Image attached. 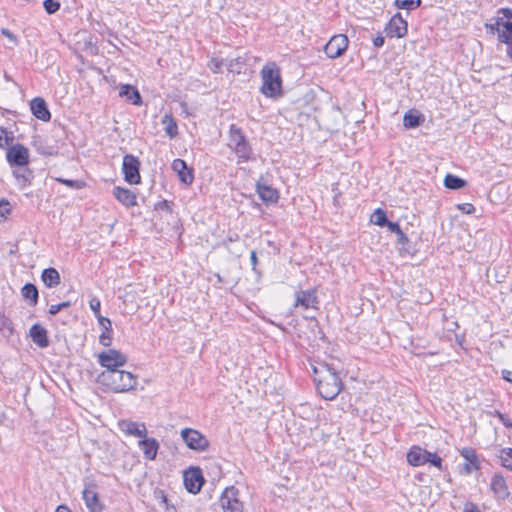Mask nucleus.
Listing matches in <instances>:
<instances>
[{"instance_id": "nucleus-1", "label": "nucleus", "mask_w": 512, "mask_h": 512, "mask_svg": "<svg viewBox=\"0 0 512 512\" xmlns=\"http://www.w3.org/2000/svg\"><path fill=\"white\" fill-rule=\"evenodd\" d=\"M315 382L320 396L326 400L334 399L342 389V383L335 369L326 364L313 366Z\"/></svg>"}, {"instance_id": "nucleus-2", "label": "nucleus", "mask_w": 512, "mask_h": 512, "mask_svg": "<svg viewBox=\"0 0 512 512\" xmlns=\"http://www.w3.org/2000/svg\"><path fill=\"white\" fill-rule=\"evenodd\" d=\"M487 31L497 33L498 40L507 44V55L512 59V12L507 8L498 11V16L485 24Z\"/></svg>"}, {"instance_id": "nucleus-3", "label": "nucleus", "mask_w": 512, "mask_h": 512, "mask_svg": "<svg viewBox=\"0 0 512 512\" xmlns=\"http://www.w3.org/2000/svg\"><path fill=\"white\" fill-rule=\"evenodd\" d=\"M98 382L115 393L128 392L135 388L137 378L124 370L103 371L98 376Z\"/></svg>"}, {"instance_id": "nucleus-4", "label": "nucleus", "mask_w": 512, "mask_h": 512, "mask_svg": "<svg viewBox=\"0 0 512 512\" xmlns=\"http://www.w3.org/2000/svg\"><path fill=\"white\" fill-rule=\"evenodd\" d=\"M262 85L260 91L269 98H279L283 95L282 78L279 66L268 62L261 69Z\"/></svg>"}, {"instance_id": "nucleus-5", "label": "nucleus", "mask_w": 512, "mask_h": 512, "mask_svg": "<svg viewBox=\"0 0 512 512\" xmlns=\"http://www.w3.org/2000/svg\"><path fill=\"white\" fill-rule=\"evenodd\" d=\"M407 461L412 466H422L429 463L438 469H442V459L436 453L428 452L427 450L413 446L407 453Z\"/></svg>"}, {"instance_id": "nucleus-6", "label": "nucleus", "mask_w": 512, "mask_h": 512, "mask_svg": "<svg viewBox=\"0 0 512 512\" xmlns=\"http://www.w3.org/2000/svg\"><path fill=\"white\" fill-rule=\"evenodd\" d=\"M229 146L233 149L240 160L247 161L251 158L252 149L241 130L235 125H231L230 127Z\"/></svg>"}, {"instance_id": "nucleus-7", "label": "nucleus", "mask_w": 512, "mask_h": 512, "mask_svg": "<svg viewBox=\"0 0 512 512\" xmlns=\"http://www.w3.org/2000/svg\"><path fill=\"white\" fill-rule=\"evenodd\" d=\"M99 364L105 371H116L127 362V356L116 349H108L98 354Z\"/></svg>"}, {"instance_id": "nucleus-8", "label": "nucleus", "mask_w": 512, "mask_h": 512, "mask_svg": "<svg viewBox=\"0 0 512 512\" xmlns=\"http://www.w3.org/2000/svg\"><path fill=\"white\" fill-rule=\"evenodd\" d=\"M180 434L187 447L191 450L204 452L209 448L208 439L198 430L184 428Z\"/></svg>"}, {"instance_id": "nucleus-9", "label": "nucleus", "mask_w": 512, "mask_h": 512, "mask_svg": "<svg viewBox=\"0 0 512 512\" xmlns=\"http://www.w3.org/2000/svg\"><path fill=\"white\" fill-rule=\"evenodd\" d=\"M238 494V489L233 486L224 490L220 497V505L224 512H244V506Z\"/></svg>"}, {"instance_id": "nucleus-10", "label": "nucleus", "mask_w": 512, "mask_h": 512, "mask_svg": "<svg viewBox=\"0 0 512 512\" xmlns=\"http://www.w3.org/2000/svg\"><path fill=\"white\" fill-rule=\"evenodd\" d=\"M82 498L85 502L87 509L90 512H102L104 504L99 498L97 492V485L93 482L85 483L84 490L82 491Z\"/></svg>"}, {"instance_id": "nucleus-11", "label": "nucleus", "mask_w": 512, "mask_h": 512, "mask_svg": "<svg viewBox=\"0 0 512 512\" xmlns=\"http://www.w3.org/2000/svg\"><path fill=\"white\" fill-rule=\"evenodd\" d=\"M139 166L140 163L136 157L129 154L124 156L122 171L125 181L130 184H138L140 182Z\"/></svg>"}, {"instance_id": "nucleus-12", "label": "nucleus", "mask_w": 512, "mask_h": 512, "mask_svg": "<svg viewBox=\"0 0 512 512\" xmlns=\"http://www.w3.org/2000/svg\"><path fill=\"white\" fill-rule=\"evenodd\" d=\"M29 150L22 144H15L8 148L6 153L7 161L10 165L27 166L29 163Z\"/></svg>"}, {"instance_id": "nucleus-13", "label": "nucleus", "mask_w": 512, "mask_h": 512, "mask_svg": "<svg viewBox=\"0 0 512 512\" xmlns=\"http://www.w3.org/2000/svg\"><path fill=\"white\" fill-rule=\"evenodd\" d=\"M348 46V38L343 34L333 36L325 45L324 51L329 58L341 56Z\"/></svg>"}, {"instance_id": "nucleus-14", "label": "nucleus", "mask_w": 512, "mask_h": 512, "mask_svg": "<svg viewBox=\"0 0 512 512\" xmlns=\"http://www.w3.org/2000/svg\"><path fill=\"white\" fill-rule=\"evenodd\" d=\"M385 33L388 37L402 38L407 34V21L396 13L385 27Z\"/></svg>"}, {"instance_id": "nucleus-15", "label": "nucleus", "mask_w": 512, "mask_h": 512, "mask_svg": "<svg viewBox=\"0 0 512 512\" xmlns=\"http://www.w3.org/2000/svg\"><path fill=\"white\" fill-rule=\"evenodd\" d=\"M184 485L188 492L196 494L201 490L204 479L199 468H191L183 475Z\"/></svg>"}, {"instance_id": "nucleus-16", "label": "nucleus", "mask_w": 512, "mask_h": 512, "mask_svg": "<svg viewBox=\"0 0 512 512\" xmlns=\"http://www.w3.org/2000/svg\"><path fill=\"white\" fill-rule=\"evenodd\" d=\"M118 427L123 433L129 436L144 438L147 435V429L144 423L121 420L118 423Z\"/></svg>"}, {"instance_id": "nucleus-17", "label": "nucleus", "mask_w": 512, "mask_h": 512, "mask_svg": "<svg viewBox=\"0 0 512 512\" xmlns=\"http://www.w3.org/2000/svg\"><path fill=\"white\" fill-rule=\"evenodd\" d=\"M172 169L177 173L180 181L185 185H191L194 180L193 171L188 168L186 162L182 159H175L172 162Z\"/></svg>"}, {"instance_id": "nucleus-18", "label": "nucleus", "mask_w": 512, "mask_h": 512, "mask_svg": "<svg viewBox=\"0 0 512 512\" xmlns=\"http://www.w3.org/2000/svg\"><path fill=\"white\" fill-rule=\"evenodd\" d=\"M317 296L314 290L299 291L295 296L294 308L303 307L304 309L315 308Z\"/></svg>"}, {"instance_id": "nucleus-19", "label": "nucleus", "mask_w": 512, "mask_h": 512, "mask_svg": "<svg viewBox=\"0 0 512 512\" xmlns=\"http://www.w3.org/2000/svg\"><path fill=\"white\" fill-rule=\"evenodd\" d=\"M30 109L32 114L39 120L47 122L51 118V114L43 98H34L30 103Z\"/></svg>"}, {"instance_id": "nucleus-20", "label": "nucleus", "mask_w": 512, "mask_h": 512, "mask_svg": "<svg viewBox=\"0 0 512 512\" xmlns=\"http://www.w3.org/2000/svg\"><path fill=\"white\" fill-rule=\"evenodd\" d=\"M490 488L498 499L504 500L510 495L506 480L502 475L495 474L492 477Z\"/></svg>"}, {"instance_id": "nucleus-21", "label": "nucleus", "mask_w": 512, "mask_h": 512, "mask_svg": "<svg viewBox=\"0 0 512 512\" xmlns=\"http://www.w3.org/2000/svg\"><path fill=\"white\" fill-rule=\"evenodd\" d=\"M460 454L465 459L463 468L467 474L479 469V460L474 449L465 447L460 451Z\"/></svg>"}, {"instance_id": "nucleus-22", "label": "nucleus", "mask_w": 512, "mask_h": 512, "mask_svg": "<svg viewBox=\"0 0 512 512\" xmlns=\"http://www.w3.org/2000/svg\"><path fill=\"white\" fill-rule=\"evenodd\" d=\"M13 176L19 188L24 189L31 184L33 172L27 166H17V168L13 170Z\"/></svg>"}, {"instance_id": "nucleus-23", "label": "nucleus", "mask_w": 512, "mask_h": 512, "mask_svg": "<svg viewBox=\"0 0 512 512\" xmlns=\"http://www.w3.org/2000/svg\"><path fill=\"white\" fill-rule=\"evenodd\" d=\"M256 190L259 197L266 203H275L277 202L279 195L276 189L271 186L258 181L256 184Z\"/></svg>"}, {"instance_id": "nucleus-24", "label": "nucleus", "mask_w": 512, "mask_h": 512, "mask_svg": "<svg viewBox=\"0 0 512 512\" xmlns=\"http://www.w3.org/2000/svg\"><path fill=\"white\" fill-rule=\"evenodd\" d=\"M139 447L142 450L144 457L148 460H154L157 456L159 443L154 438H146L139 441Z\"/></svg>"}, {"instance_id": "nucleus-25", "label": "nucleus", "mask_w": 512, "mask_h": 512, "mask_svg": "<svg viewBox=\"0 0 512 512\" xmlns=\"http://www.w3.org/2000/svg\"><path fill=\"white\" fill-rule=\"evenodd\" d=\"M30 337L32 341L41 348H45L49 345L47 331L44 327L39 324H34L30 328Z\"/></svg>"}, {"instance_id": "nucleus-26", "label": "nucleus", "mask_w": 512, "mask_h": 512, "mask_svg": "<svg viewBox=\"0 0 512 512\" xmlns=\"http://www.w3.org/2000/svg\"><path fill=\"white\" fill-rule=\"evenodd\" d=\"M113 194L119 202L127 207L136 205V196L128 189L116 187Z\"/></svg>"}, {"instance_id": "nucleus-27", "label": "nucleus", "mask_w": 512, "mask_h": 512, "mask_svg": "<svg viewBox=\"0 0 512 512\" xmlns=\"http://www.w3.org/2000/svg\"><path fill=\"white\" fill-rule=\"evenodd\" d=\"M41 279L48 288H54L60 283V275L55 268L44 269Z\"/></svg>"}, {"instance_id": "nucleus-28", "label": "nucleus", "mask_w": 512, "mask_h": 512, "mask_svg": "<svg viewBox=\"0 0 512 512\" xmlns=\"http://www.w3.org/2000/svg\"><path fill=\"white\" fill-rule=\"evenodd\" d=\"M119 95L126 97V99L130 100L134 105H139L141 103V96L138 90L129 84L122 85L120 87Z\"/></svg>"}, {"instance_id": "nucleus-29", "label": "nucleus", "mask_w": 512, "mask_h": 512, "mask_svg": "<svg viewBox=\"0 0 512 512\" xmlns=\"http://www.w3.org/2000/svg\"><path fill=\"white\" fill-rule=\"evenodd\" d=\"M424 122V117L415 111H408L404 114L403 125L406 129L416 128Z\"/></svg>"}, {"instance_id": "nucleus-30", "label": "nucleus", "mask_w": 512, "mask_h": 512, "mask_svg": "<svg viewBox=\"0 0 512 512\" xmlns=\"http://www.w3.org/2000/svg\"><path fill=\"white\" fill-rule=\"evenodd\" d=\"M162 123L164 125L166 134L170 138H174L178 133L177 123L175 122L174 118L171 115L166 114L162 118Z\"/></svg>"}, {"instance_id": "nucleus-31", "label": "nucleus", "mask_w": 512, "mask_h": 512, "mask_svg": "<svg viewBox=\"0 0 512 512\" xmlns=\"http://www.w3.org/2000/svg\"><path fill=\"white\" fill-rule=\"evenodd\" d=\"M465 185V180L458 176L447 174L444 178V186L448 189L458 190L463 188Z\"/></svg>"}, {"instance_id": "nucleus-32", "label": "nucleus", "mask_w": 512, "mask_h": 512, "mask_svg": "<svg viewBox=\"0 0 512 512\" xmlns=\"http://www.w3.org/2000/svg\"><path fill=\"white\" fill-rule=\"evenodd\" d=\"M22 295L25 299L30 300L33 306L37 304L38 290L35 285L31 283L25 284L22 288Z\"/></svg>"}, {"instance_id": "nucleus-33", "label": "nucleus", "mask_w": 512, "mask_h": 512, "mask_svg": "<svg viewBox=\"0 0 512 512\" xmlns=\"http://www.w3.org/2000/svg\"><path fill=\"white\" fill-rule=\"evenodd\" d=\"M227 70L233 74H240L245 67V60L241 57L230 59L226 62Z\"/></svg>"}, {"instance_id": "nucleus-34", "label": "nucleus", "mask_w": 512, "mask_h": 512, "mask_svg": "<svg viewBox=\"0 0 512 512\" xmlns=\"http://www.w3.org/2000/svg\"><path fill=\"white\" fill-rule=\"evenodd\" d=\"M137 290H136V287L134 285H127L125 288H124V293L123 295L120 296V298H122L123 300V303L127 304V303H135L136 301V298H137Z\"/></svg>"}, {"instance_id": "nucleus-35", "label": "nucleus", "mask_w": 512, "mask_h": 512, "mask_svg": "<svg viewBox=\"0 0 512 512\" xmlns=\"http://www.w3.org/2000/svg\"><path fill=\"white\" fill-rule=\"evenodd\" d=\"M421 0H395V5L398 9L411 11L419 7Z\"/></svg>"}, {"instance_id": "nucleus-36", "label": "nucleus", "mask_w": 512, "mask_h": 512, "mask_svg": "<svg viewBox=\"0 0 512 512\" xmlns=\"http://www.w3.org/2000/svg\"><path fill=\"white\" fill-rule=\"evenodd\" d=\"M499 458L502 466L512 471V448L502 449Z\"/></svg>"}, {"instance_id": "nucleus-37", "label": "nucleus", "mask_w": 512, "mask_h": 512, "mask_svg": "<svg viewBox=\"0 0 512 512\" xmlns=\"http://www.w3.org/2000/svg\"><path fill=\"white\" fill-rule=\"evenodd\" d=\"M387 221L386 214L382 209H376L371 216V222L377 226H385Z\"/></svg>"}, {"instance_id": "nucleus-38", "label": "nucleus", "mask_w": 512, "mask_h": 512, "mask_svg": "<svg viewBox=\"0 0 512 512\" xmlns=\"http://www.w3.org/2000/svg\"><path fill=\"white\" fill-rule=\"evenodd\" d=\"M12 212V205L7 199L0 200V222L5 221Z\"/></svg>"}, {"instance_id": "nucleus-39", "label": "nucleus", "mask_w": 512, "mask_h": 512, "mask_svg": "<svg viewBox=\"0 0 512 512\" xmlns=\"http://www.w3.org/2000/svg\"><path fill=\"white\" fill-rule=\"evenodd\" d=\"M13 141L12 133L0 127V148H6Z\"/></svg>"}, {"instance_id": "nucleus-40", "label": "nucleus", "mask_w": 512, "mask_h": 512, "mask_svg": "<svg viewBox=\"0 0 512 512\" xmlns=\"http://www.w3.org/2000/svg\"><path fill=\"white\" fill-rule=\"evenodd\" d=\"M43 6L48 14H54L59 10L60 3L57 0H45Z\"/></svg>"}, {"instance_id": "nucleus-41", "label": "nucleus", "mask_w": 512, "mask_h": 512, "mask_svg": "<svg viewBox=\"0 0 512 512\" xmlns=\"http://www.w3.org/2000/svg\"><path fill=\"white\" fill-rule=\"evenodd\" d=\"M208 65L214 73H219L222 67L226 66V62L223 59L212 58Z\"/></svg>"}, {"instance_id": "nucleus-42", "label": "nucleus", "mask_w": 512, "mask_h": 512, "mask_svg": "<svg viewBox=\"0 0 512 512\" xmlns=\"http://www.w3.org/2000/svg\"><path fill=\"white\" fill-rule=\"evenodd\" d=\"M112 341V330H104L101 335L99 336V342L105 347H108L111 345Z\"/></svg>"}, {"instance_id": "nucleus-43", "label": "nucleus", "mask_w": 512, "mask_h": 512, "mask_svg": "<svg viewBox=\"0 0 512 512\" xmlns=\"http://www.w3.org/2000/svg\"><path fill=\"white\" fill-rule=\"evenodd\" d=\"M90 309L93 311L95 317H98L100 314L101 303L100 300L96 297H93L89 302Z\"/></svg>"}, {"instance_id": "nucleus-44", "label": "nucleus", "mask_w": 512, "mask_h": 512, "mask_svg": "<svg viewBox=\"0 0 512 512\" xmlns=\"http://www.w3.org/2000/svg\"><path fill=\"white\" fill-rule=\"evenodd\" d=\"M58 181L74 189H81L84 186V183L78 180L58 179Z\"/></svg>"}, {"instance_id": "nucleus-45", "label": "nucleus", "mask_w": 512, "mask_h": 512, "mask_svg": "<svg viewBox=\"0 0 512 512\" xmlns=\"http://www.w3.org/2000/svg\"><path fill=\"white\" fill-rule=\"evenodd\" d=\"M70 306V302L69 301H66V302H62L60 304H54V305H51L49 307V313L51 315H56L61 309L63 308H67Z\"/></svg>"}, {"instance_id": "nucleus-46", "label": "nucleus", "mask_w": 512, "mask_h": 512, "mask_svg": "<svg viewBox=\"0 0 512 512\" xmlns=\"http://www.w3.org/2000/svg\"><path fill=\"white\" fill-rule=\"evenodd\" d=\"M96 318L98 320L99 325L102 327L103 331L104 330H107V331L112 330V323H111L110 319L103 317L102 315H99Z\"/></svg>"}, {"instance_id": "nucleus-47", "label": "nucleus", "mask_w": 512, "mask_h": 512, "mask_svg": "<svg viewBox=\"0 0 512 512\" xmlns=\"http://www.w3.org/2000/svg\"><path fill=\"white\" fill-rule=\"evenodd\" d=\"M458 208L466 214H471L475 211L474 206L470 203H464L462 205H459Z\"/></svg>"}, {"instance_id": "nucleus-48", "label": "nucleus", "mask_w": 512, "mask_h": 512, "mask_svg": "<svg viewBox=\"0 0 512 512\" xmlns=\"http://www.w3.org/2000/svg\"><path fill=\"white\" fill-rule=\"evenodd\" d=\"M385 226H387V227H388V229H389L391 232L395 233V234H397V233H398V232H400V230H401V228H400L399 224H398V223H396V222L387 221V223L385 224Z\"/></svg>"}, {"instance_id": "nucleus-49", "label": "nucleus", "mask_w": 512, "mask_h": 512, "mask_svg": "<svg viewBox=\"0 0 512 512\" xmlns=\"http://www.w3.org/2000/svg\"><path fill=\"white\" fill-rule=\"evenodd\" d=\"M1 33L2 35H4L5 37H7L9 40H11L12 42H16V37L14 36V34L9 31L7 28H2L1 29Z\"/></svg>"}, {"instance_id": "nucleus-50", "label": "nucleus", "mask_w": 512, "mask_h": 512, "mask_svg": "<svg viewBox=\"0 0 512 512\" xmlns=\"http://www.w3.org/2000/svg\"><path fill=\"white\" fill-rule=\"evenodd\" d=\"M396 235H397V242H398L399 244L404 245V244H406V243L408 242V238H407V236L403 233V231H402V230H400V232H398Z\"/></svg>"}, {"instance_id": "nucleus-51", "label": "nucleus", "mask_w": 512, "mask_h": 512, "mask_svg": "<svg viewBox=\"0 0 512 512\" xmlns=\"http://www.w3.org/2000/svg\"><path fill=\"white\" fill-rule=\"evenodd\" d=\"M501 374H502L503 379H505L506 381L512 383V370L503 369L501 371Z\"/></svg>"}, {"instance_id": "nucleus-52", "label": "nucleus", "mask_w": 512, "mask_h": 512, "mask_svg": "<svg viewBox=\"0 0 512 512\" xmlns=\"http://www.w3.org/2000/svg\"><path fill=\"white\" fill-rule=\"evenodd\" d=\"M497 415L500 419V421L506 426V427H512V422L506 418L503 414H501L500 412H497Z\"/></svg>"}, {"instance_id": "nucleus-53", "label": "nucleus", "mask_w": 512, "mask_h": 512, "mask_svg": "<svg viewBox=\"0 0 512 512\" xmlns=\"http://www.w3.org/2000/svg\"><path fill=\"white\" fill-rule=\"evenodd\" d=\"M373 44L375 47H382L384 44V37H382L381 35L375 37L373 39Z\"/></svg>"}, {"instance_id": "nucleus-54", "label": "nucleus", "mask_w": 512, "mask_h": 512, "mask_svg": "<svg viewBox=\"0 0 512 512\" xmlns=\"http://www.w3.org/2000/svg\"><path fill=\"white\" fill-rule=\"evenodd\" d=\"M465 512H479V510L471 503L465 506Z\"/></svg>"}, {"instance_id": "nucleus-55", "label": "nucleus", "mask_w": 512, "mask_h": 512, "mask_svg": "<svg viewBox=\"0 0 512 512\" xmlns=\"http://www.w3.org/2000/svg\"><path fill=\"white\" fill-rule=\"evenodd\" d=\"M250 259H251V264L253 266V269H255V266L257 264V256H256V252L255 251L251 252Z\"/></svg>"}, {"instance_id": "nucleus-56", "label": "nucleus", "mask_w": 512, "mask_h": 512, "mask_svg": "<svg viewBox=\"0 0 512 512\" xmlns=\"http://www.w3.org/2000/svg\"><path fill=\"white\" fill-rule=\"evenodd\" d=\"M56 512H71L67 506L61 505L57 508Z\"/></svg>"}, {"instance_id": "nucleus-57", "label": "nucleus", "mask_w": 512, "mask_h": 512, "mask_svg": "<svg viewBox=\"0 0 512 512\" xmlns=\"http://www.w3.org/2000/svg\"><path fill=\"white\" fill-rule=\"evenodd\" d=\"M2 324H3V326H6V325L8 326L9 325L8 320L7 319H3L2 320Z\"/></svg>"}]
</instances>
